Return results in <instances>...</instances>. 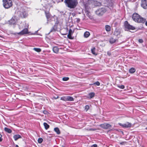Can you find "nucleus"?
Instances as JSON below:
<instances>
[{"label": "nucleus", "instance_id": "4468645a", "mask_svg": "<svg viewBox=\"0 0 147 147\" xmlns=\"http://www.w3.org/2000/svg\"><path fill=\"white\" fill-rule=\"evenodd\" d=\"M95 95V93L94 92H91L89 94L87 97L89 98H91L93 97Z\"/></svg>", "mask_w": 147, "mask_h": 147}, {"label": "nucleus", "instance_id": "a211bd4d", "mask_svg": "<svg viewBox=\"0 0 147 147\" xmlns=\"http://www.w3.org/2000/svg\"><path fill=\"white\" fill-rule=\"evenodd\" d=\"M116 40V39H114L113 37H111L109 39V42L111 44H113L115 43Z\"/></svg>", "mask_w": 147, "mask_h": 147}, {"label": "nucleus", "instance_id": "f704fd0d", "mask_svg": "<svg viewBox=\"0 0 147 147\" xmlns=\"http://www.w3.org/2000/svg\"><path fill=\"white\" fill-rule=\"evenodd\" d=\"M89 106L88 105H86L85 107V109L86 110V111H87L88 109H89Z\"/></svg>", "mask_w": 147, "mask_h": 147}, {"label": "nucleus", "instance_id": "5701e85b", "mask_svg": "<svg viewBox=\"0 0 147 147\" xmlns=\"http://www.w3.org/2000/svg\"><path fill=\"white\" fill-rule=\"evenodd\" d=\"M43 125L46 129H47L49 127V125L46 123H44Z\"/></svg>", "mask_w": 147, "mask_h": 147}, {"label": "nucleus", "instance_id": "cd10ccee", "mask_svg": "<svg viewBox=\"0 0 147 147\" xmlns=\"http://www.w3.org/2000/svg\"><path fill=\"white\" fill-rule=\"evenodd\" d=\"M61 100L65 101H67V96L61 97Z\"/></svg>", "mask_w": 147, "mask_h": 147}, {"label": "nucleus", "instance_id": "79ce46f5", "mask_svg": "<svg viewBox=\"0 0 147 147\" xmlns=\"http://www.w3.org/2000/svg\"><path fill=\"white\" fill-rule=\"evenodd\" d=\"M2 137V135L0 134V142H1L2 141V139L1 138Z\"/></svg>", "mask_w": 147, "mask_h": 147}, {"label": "nucleus", "instance_id": "37998d69", "mask_svg": "<svg viewBox=\"0 0 147 147\" xmlns=\"http://www.w3.org/2000/svg\"><path fill=\"white\" fill-rule=\"evenodd\" d=\"M59 98V97L58 96H57V97H53V98H54L55 99H57L58 98Z\"/></svg>", "mask_w": 147, "mask_h": 147}, {"label": "nucleus", "instance_id": "c03bdc74", "mask_svg": "<svg viewBox=\"0 0 147 147\" xmlns=\"http://www.w3.org/2000/svg\"><path fill=\"white\" fill-rule=\"evenodd\" d=\"M125 143V142H120V144L121 145H123Z\"/></svg>", "mask_w": 147, "mask_h": 147}, {"label": "nucleus", "instance_id": "72a5a7b5", "mask_svg": "<svg viewBox=\"0 0 147 147\" xmlns=\"http://www.w3.org/2000/svg\"><path fill=\"white\" fill-rule=\"evenodd\" d=\"M73 32H73L71 29H70L69 30L68 34L72 35L73 33Z\"/></svg>", "mask_w": 147, "mask_h": 147}, {"label": "nucleus", "instance_id": "09e8293b", "mask_svg": "<svg viewBox=\"0 0 147 147\" xmlns=\"http://www.w3.org/2000/svg\"><path fill=\"white\" fill-rule=\"evenodd\" d=\"M145 25H146V26H147V21L146 22Z\"/></svg>", "mask_w": 147, "mask_h": 147}, {"label": "nucleus", "instance_id": "dca6fc26", "mask_svg": "<svg viewBox=\"0 0 147 147\" xmlns=\"http://www.w3.org/2000/svg\"><path fill=\"white\" fill-rule=\"evenodd\" d=\"M74 100V99L73 97L71 96H67V101H73Z\"/></svg>", "mask_w": 147, "mask_h": 147}, {"label": "nucleus", "instance_id": "49530a36", "mask_svg": "<svg viewBox=\"0 0 147 147\" xmlns=\"http://www.w3.org/2000/svg\"><path fill=\"white\" fill-rule=\"evenodd\" d=\"M72 15L73 16H75L76 14L74 13H72Z\"/></svg>", "mask_w": 147, "mask_h": 147}, {"label": "nucleus", "instance_id": "f03ea898", "mask_svg": "<svg viewBox=\"0 0 147 147\" xmlns=\"http://www.w3.org/2000/svg\"><path fill=\"white\" fill-rule=\"evenodd\" d=\"M64 2L66 6L71 9L75 8L78 4L76 0H65Z\"/></svg>", "mask_w": 147, "mask_h": 147}, {"label": "nucleus", "instance_id": "9b49d317", "mask_svg": "<svg viewBox=\"0 0 147 147\" xmlns=\"http://www.w3.org/2000/svg\"><path fill=\"white\" fill-rule=\"evenodd\" d=\"M120 32L119 30H116L114 32V34L115 36L119 37V36H120Z\"/></svg>", "mask_w": 147, "mask_h": 147}, {"label": "nucleus", "instance_id": "f8f14e48", "mask_svg": "<svg viewBox=\"0 0 147 147\" xmlns=\"http://www.w3.org/2000/svg\"><path fill=\"white\" fill-rule=\"evenodd\" d=\"M57 29V25H56V24H55V25L51 29L50 31V32H55Z\"/></svg>", "mask_w": 147, "mask_h": 147}, {"label": "nucleus", "instance_id": "c9c22d12", "mask_svg": "<svg viewBox=\"0 0 147 147\" xmlns=\"http://www.w3.org/2000/svg\"><path fill=\"white\" fill-rule=\"evenodd\" d=\"M88 130V131H95L96 130V129H92V128H90L89 129H87Z\"/></svg>", "mask_w": 147, "mask_h": 147}, {"label": "nucleus", "instance_id": "c85d7f7f", "mask_svg": "<svg viewBox=\"0 0 147 147\" xmlns=\"http://www.w3.org/2000/svg\"><path fill=\"white\" fill-rule=\"evenodd\" d=\"M43 141V139L42 138H38V143H41Z\"/></svg>", "mask_w": 147, "mask_h": 147}, {"label": "nucleus", "instance_id": "1a4fd4ad", "mask_svg": "<svg viewBox=\"0 0 147 147\" xmlns=\"http://www.w3.org/2000/svg\"><path fill=\"white\" fill-rule=\"evenodd\" d=\"M27 24V27L25 28L24 29H23L21 32L18 33V34L20 35H23L24 34H28V24Z\"/></svg>", "mask_w": 147, "mask_h": 147}, {"label": "nucleus", "instance_id": "7ed1b4c3", "mask_svg": "<svg viewBox=\"0 0 147 147\" xmlns=\"http://www.w3.org/2000/svg\"><path fill=\"white\" fill-rule=\"evenodd\" d=\"M3 5L4 7L8 9L12 5V2L11 0H3Z\"/></svg>", "mask_w": 147, "mask_h": 147}, {"label": "nucleus", "instance_id": "a18cd8bd", "mask_svg": "<svg viewBox=\"0 0 147 147\" xmlns=\"http://www.w3.org/2000/svg\"><path fill=\"white\" fill-rule=\"evenodd\" d=\"M77 22H79L80 21V19L79 18H77Z\"/></svg>", "mask_w": 147, "mask_h": 147}, {"label": "nucleus", "instance_id": "c756f323", "mask_svg": "<svg viewBox=\"0 0 147 147\" xmlns=\"http://www.w3.org/2000/svg\"><path fill=\"white\" fill-rule=\"evenodd\" d=\"M91 85H93V84H96L98 86H99L100 85V83L99 82L97 81L95 82L93 84H90Z\"/></svg>", "mask_w": 147, "mask_h": 147}, {"label": "nucleus", "instance_id": "603ef678", "mask_svg": "<svg viewBox=\"0 0 147 147\" xmlns=\"http://www.w3.org/2000/svg\"><path fill=\"white\" fill-rule=\"evenodd\" d=\"M61 0V1H63V0Z\"/></svg>", "mask_w": 147, "mask_h": 147}, {"label": "nucleus", "instance_id": "0eeeda50", "mask_svg": "<svg viewBox=\"0 0 147 147\" xmlns=\"http://www.w3.org/2000/svg\"><path fill=\"white\" fill-rule=\"evenodd\" d=\"M100 126L102 128L105 129H110L112 127V125L107 123H104L102 124H101L100 125Z\"/></svg>", "mask_w": 147, "mask_h": 147}, {"label": "nucleus", "instance_id": "de8ad7c7", "mask_svg": "<svg viewBox=\"0 0 147 147\" xmlns=\"http://www.w3.org/2000/svg\"><path fill=\"white\" fill-rule=\"evenodd\" d=\"M86 13H87V15H88L89 13V12L88 11H86Z\"/></svg>", "mask_w": 147, "mask_h": 147}, {"label": "nucleus", "instance_id": "4be33fe9", "mask_svg": "<svg viewBox=\"0 0 147 147\" xmlns=\"http://www.w3.org/2000/svg\"><path fill=\"white\" fill-rule=\"evenodd\" d=\"M4 130L5 131L9 133H10L11 132V130L7 127H5L4 128Z\"/></svg>", "mask_w": 147, "mask_h": 147}, {"label": "nucleus", "instance_id": "f257e3e1", "mask_svg": "<svg viewBox=\"0 0 147 147\" xmlns=\"http://www.w3.org/2000/svg\"><path fill=\"white\" fill-rule=\"evenodd\" d=\"M132 18L135 22L138 23H144L146 22L145 19L142 18L137 13H134L133 14Z\"/></svg>", "mask_w": 147, "mask_h": 147}, {"label": "nucleus", "instance_id": "3c124183", "mask_svg": "<svg viewBox=\"0 0 147 147\" xmlns=\"http://www.w3.org/2000/svg\"><path fill=\"white\" fill-rule=\"evenodd\" d=\"M145 129H147V127H146Z\"/></svg>", "mask_w": 147, "mask_h": 147}, {"label": "nucleus", "instance_id": "864d4df0", "mask_svg": "<svg viewBox=\"0 0 147 147\" xmlns=\"http://www.w3.org/2000/svg\"><path fill=\"white\" fill-rule=\"evenodd\" d=\"M62 147H64V146H62Z\"/></svg>", "mask_w": 147, "mask_h": 147}, {"label": "nucleus", "instance_id": "ddd939ff", "mask_svg": "<svg viewBox=\"0 0 147 147\" xmlns=\"http://www.w3.org/2000/svg\"><path fill=\"white\" fill-rule=\"evenodd\" d=\"M13 138L16 141L18 139L21 138L22 137L20 135L17 134L14 135L13 136Z\"/></svg>", "mask_w": 147, "mask_h": 147}, {"label": "nucleus", "instance_id": "a878e982", "mask_svg": "<svg viewBox=\"0 0 147 147\" xmlns=\"http://www.w3.org/2000/svg\"><path fill=\"white\" fill-rule=\"evenodd\" d=\"M95 5L96 6H99L101 5V3L98 2L97 1L94 2Z\"/></svg>", "mask_w": 147, "mask_h": 147}, {"label": "nucleus", "instance_id": "6e6552de", "mask_svg": "<svg viewBox=\"0 0 147 147\" xmlns=\"http://www.w3.org/2000/svg\"><path fill=\"white\" fill-rule=\"evenodd\" d=\"M119 124L123 128H129L131 127L132 126L131 123L128 122H126L125 123L121 124V123H119Z\"/></svg>", "mask_w": 147, "mask_h": 147}, {"label": "nucleus", "instance_id": "412c9836", "mask_svg": "<svg viewBox=\"0 0 147 147\" xmlns=\"http://www.w3.org/2000/svg\"><path fill=\"white\" fill-rule=\"evenodd\" d=\"M105 28L107 31L109 32L110 30L111 27L109 26L106 25L105 26Z\"/></svg>", "mask_w": 147, "mask_h": 147}, {"label": "nucleus", "instance_id": "8fccbe9b", "mask_svg": "<svg viewBox=\"0 0 147 147\" xmlns=\"http://www.w3.org/2000/svg\"><path fill=\"white\" fill-rule=\"evenodd\" d=\"M16 147H19L18 145H16Z\"/></svg>", "mask_w": 147, "mask_h": 147}, {"label": "nucleus", "instance_id": "423d86ee", "mask_svg": "<svg viewBox=\"0 0 147 147\" xmlns=\"http://www.w3.org/2000/svg\"><path fill=\"white\" fill-rule=\"evenodd\" d=\"M124 26L125 27V30H134L135 29L134 27L129 24L128 22L127 21L125 22Z\"/></svg>", "mask_w": 147, "mask_h": 147}, {"label": "nucleus", "instance_id": "9d476101", "mask_svg": "<svg viewBox=\"0 0 147 147\" xmlns=\"http://www.w3.org/2000/svg\"><path fill=\"white\" fill-rule=\"evenodd\" d=\"M141 6L144 9L147 8V0H142L141 3Z\"/></svg>", "mask_w": 147, "mask_h": 147}, {"label": "nucleus", "instance_id": "bb28decb", "mask_svg": "<svg viewBox=\"0 0 147 147\" xmlns=\"http://www.w3.org/2000/svg\"><path fill=\"white\" fill-rule=\"evenodd\" d=\"M33 50L38 52H40L41 51V49L40 48H35L33 49Z\"/></svg>", "mask_w": 147, "mask_h": 147}, {"label": "nucleus", "instance_id": "7c9ffc66", "mask_svg": "<svg viewBox=\"0 0 147 147\" xmlns=\"http://www.w3.org/2000/svg\"><path fill=\"white\" fill-rule=\"evenodd\" d=\"M67 37L69 39H73L74 38V37H73L71 36V34H68L67 36Z\"/></svg>", "mask_w": 147, "mask_h": 147}, {"label": "nucleus", "instance_id": "b1692460", "mask_svg": "<svg viewBox=\"0 0 147 147\" xmlns=\"http://www.w3.org/2000/svg\"><path fill=\"white\" fill-rule=\"evenodd\" d=\"M54 131L57 133L58 134H59L60 133V131L58 127H56L54 128Z\"/></svg>", "mask_w": 147, "mask_h": 147}, {"label": "nucleus", "instance_id": "6ab92c4d", "mask_svg": "<svg viewBox=\"0 0 147 147\" xmlns=\"http://www.w3.org/2000/svg\"><path fill=\"white\" fill-rule=\"evenodd\" d=\"M129 71L130 73L133 74L135 72L136 69L135 68H131L129 69Z\"/></svg>", "mask_w": 147, "mask_h": 147}, {"label": "nucleus", "instance_id": "58836bf2", "mask_svg": "<svg viewBox=\"0 0 147 147\" xmlns=\"http://www.w3.org/2000/svg\"><path fill=\"white\" fill-rule=\"evenodd\" d=\"M97 145L96 144H94V145H93L91 146V147H97Z\"/></svg>", "mask_w": 147, "mask_h": 147}, {"label": "nucleus", "instance_id": "e433bc0d", "mask_svg": "<svg viewBox=\"0 0 147 147\" xmlns=\"http://www.w3.org/2000/svg\"><path fill=\"white\" fill-rule=\"evenodd\" d=\"M46 16L47 18V19H48L50 17V15L49 14H47L46 15Z\"/></svg>", "mask_w": 147, "mask_h": 147}, {"label": "nucleus", "instance_id": "ea45409f", "mask_svg": "<svg viewBox=\"0 0 147 147\" xmlns=\"http://www.w3.org/2000/svg\"><path fill=\"white\" fill-rule=\"evenodd\" d=\"M43 113L45 114H47L48 112L46 111L45 110L43 111Z\"/></svg>", "mask_w": 147, "mask_h": 147}, {"label": "nucleus", "instance_id": "39448f33", "mask_svg": "<svg viewBox=\"0 0 147 147\" xmlns=\"http://www.w3.org/2000/svg\"><path fill=\"white\" fill-rule=\"evenodd\" d=\"M106 11V10L105 8H99L96 11V13L98 16H101Z\"/></svg>", "mask_w": 147, "mask_h": 147}, {"label": "nucleus", "instance_id": "20e7f679", "mask_svg": "<svg viewBox=\"0 0 147 147\" xmlns=\"http://www.w3.org/2000/svg\"><path fill=\"white\" fill-rule=\"evenodd\" d=\"M20 16L22 18H25L28 16V14L26 12L25 9L22 8L18 12Z\"/></svg>", "mask_w": 147, "mask_h": 147}, {"label": "nucleus", "instance_id": "aec40b11", "mask_svg": "<svg viewBox=\"0 0 147 147\" xmlns=\"http://www.w3.org/2000/svg\"><path fill=\"white\" fill-rule=\"evenodd\" d=\"M90 33L86 31L84 33V35L85 37L88 38L90 36Z\"/></svg>", "mask_w": 147, "mask_h": 147}, {"label": "nucleus", "instance_id": "a19ab883", "mask_svg": "<svg viewBox=\"0 0 147 147\" xmlns=\"http://www.w3.org/2000/svg\"><path fill=\"white\" fill-rule=\"evenodd\" d=\"M107 55L109 56H110L111 55V53L109 51H108L107 52Z\"/></svg>", "mask_w": 147, "mask_h": 147}, {"label": "nucleus", "instance_id": "4c0bfd02", "mask_svg": "<svg viewBox=\"0 0 147 147\" xmlns=\"http://www.w3.org/2000/svg\"><path fill=\"white\" fill-rule=\"evenodd\" d=\"M139 42L140 43H142L143 42V40L142 39H140L138 40Z\"/></svg>", "mask_w": 147, "mask_h": 147}, {"label": "nucleus", "instance_id": "2eb2a0df", "mask_svg": "<svg viewBox=\"0 0 147 147\" xmlns=\"http://www.w3.org/2000/svg\"><path fill=\"white\" fill-rule=\"evenodd\" d=\"M14 18H15V17H13L10 20L9 22L11 24H14L16 23V20L14 19Z\"/></svg>", "mask_w": 147, "mask_h": 147}, {"label": "nucleus", "instance_id": "393cba45", "mask_svg": "<svg viewBox=\"0 0 147 147\" xmlns=\"http://www.w3.org/2000/svg\"><path fill=\"white\" fill-rule=\"evenodd\" d=\"M96 49L95 47H93V48L92 49H91L92 53L93 55H97V54L95 52Z\"/></svg>", "mask_w": 147, "mask_h": 147}, {"label": "nucleus", "instance_id": "f3484780", "mask_svg": "<svg viewBox=\"0 0 147 147\" xmlns=\"http://www.w3.org/2000/svg\"><path fill=\"white\" fill-rule=\"evenodd\" d=\"M53 50L54 53H57L58 52L59 49L57 47H53Z\"/></svg>", "mask_w": 147, "mask_h": 147}, {"label": "nucleus", "instance_id": "473e14b6", "mask_svg": "<svg viewBox=\"0 0 147 147\" xmlns=\"http://www.w3.org/2000/svg\"><path fill=\"white\" fill-rule=\"evenodd\" d=\"M118 87L119 88H120L122 89H124L125 88L124 86L123 85H119V86H118Z\"/></svg>", "mask_w": 147, "mask_h": 147}, {"label": "nucleus", "instance_id": "2f4dec72", "mask_svg": "<svg viewBox=\"0 0 147 147\" xmlns=\"http://www.w3.org/2000/svg\"><path fill=\"white\" fill-rule=\"evenodd\" d=\"M69 79L68 77H64L63 78L62 80L64 81H67Z\"/></svg>", "mask_w": 147, "mask_h": 147}]
</instances>
